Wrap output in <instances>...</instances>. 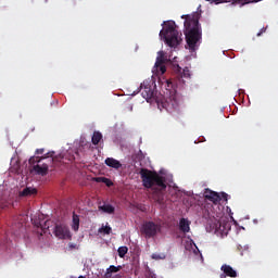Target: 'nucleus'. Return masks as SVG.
I'll return each instance as SVG.
<instances>
[{
  "label": "nucleus",
  "instance_id": "nucleus-3",
  "mask_svg": "<svg viewBox=\"0 0 278 278\" xmlns=\"http://www.w3.org/2000/svg\"><path fill=\"white\" fill-rule=\"evenodd\" d=\"M165 88L164 96L162 99H156L157 108L161 110H166V112H175L179 108V94L177 93V85L173 79H166L162 84Z\"/></svg>",
  "mask_w": 278,
  "mask_h": 278
},
{
  "label": "nucleus",
  "instance_id": "nucleus-25",
  "mask_svg": "<svg viewBox=\"0 0 278 278\" xmlns=\"http://www.w3.org/2000/svg\"><path fill=\"white\" fill-rule=\"evenodd\" d=\"M51 224V220H46L45 224H39L37 227H40L43 231V233H47V229H49V225Z\"/></svg>",
  "mask_w": 278,
  "mask_h": 278
},
{
  "label": "nucleus",
  "instance_id": "nucleus-17",
  "mask_svg": "<svg viewBox=\"0 0 278 278\" xmlns=\"http://www.w3.org/2000/svg\"><path fill=\"white\" fill-rule=\"evenodd\" d=\"M101 140H103V134H101L100 131H94L91 137L92 144L97 146L99 144V142H101Z\"/></svg>",
  "mask_w": 278,
  "mask_h": 278
},
{
  "label": "nucleus",
  "instance_id": "nucleus-8",
  "mask_svg": "<svg viewBox=\"0 0 278 278\" xmlns=\"http://www.w3.org/2000/svg\"><path fill=\"white\" fill-rule=\"evenodd\" d=\"M204 198L206 199V201H211L215 205H218V203H220L222 201L220 193L212 191L210 189H205Z\"/></svg>",
  "mask_w": 278,
  "mask_h": 278
},
{
  "label": "nucleus",
  "instance_id": "nucleus-19",
  "mask_svg": "<svg viewBox=\"0 0 278 278\" xmlns=\"http://www.w3.org/2000/svg\"><path fill=\"white\" fill-rule=\"evenodd\" d=\"M72 229L74 231H79V216L75 213L73 214Z\"/></svg>",
  "mask_w": 278,
  "mask_h": 278
},
{
  "label": "nucleus",
  "instance_id": "nucleus-31",
  "mask_svg": "<svg viewBox=\"0 0 278 278\" xmlns=\"http://www.w3.org/2000/svg\"><path fill=\"white\" fill-rule=\"evenodd\" d=\"M152 260H160V255H157V254H152Z\"/></svg>",
  "mask_w": 278,
  "mask_h": 278
},
{
  "label": "nucleus",
  "instance_id": "nucleus-27",
  "mask_svg": "<svg viewBox=\"0 0 278 278\" xmlns=\"http://www.w3.org/2000/svg\"><path fill=\"white\" fill-rule=\"evenodd\" d=\"M210 3H215V5H218V3H227V0H206Z\"/></svg>",
  "mask_w": 278,
  "mask_h": 278
},
{
  "label": "nucleus",
  "instance_id": "nucleus-5",
  "mask_svg": "<svg viewBox=\"0 0 278 278\" xmlns=\"http://www.w3.org/2000/svg\"><path fill=\"white\" fill-rule=\"evenodd\" d=\"M162 227L153 222H146L141 227V233L146 238H154L157 236V231H161Z\"/></svg>",
  "mask_w": 278,
  "mask_h": 278
},
{
  "label": "nucleus",
  "instance_id": "nucleus-14",
  "mask_svg": "<svg viewBox=\"0 0 278 278\" xmlns=\"http://www.w3.org/2000/svg\"><path fill=\"white\" fill-rule=\"evenodd\" d=\"M152 73H154V75H164V73H166V65H164V63H155Z\"/></svg>",
  "mask_w": 278,
  "mask_h": 278
},
{
  "label": "nucleus",
  "instance_id": "nucleus-20",
  "mask_svg": "<svg viewBox=\"0 0 278 278\" xmlns=\"http://www.w3.org/2000/svg\"><path fill=\"white\" fill-rule=\"evenodd\" d=\"M75 155L79 156V152L78 151L67 152V154L65 155V159L68 160V162H75V160H77Z\"/></svg>",
  "mask_w": 278,
  "mask_h": 278
},
{
  "label": "nucleus",
  "instance_id": "nucleus-9",
  "mask_svg": "<svg viewBox=\"0 0 278 278\" xmlns=\"http://www.w3.org/2000/svg\"><path fill=\"white\" fill-rule=\"evenodd\" d=\"M220 270L224 271V274H220V278L238 277V271H236L235 268L231 267V265L224 264V265H222Z\"/></svg>",
  "mask_w": 278,
  "mask_h": 278
},
{
  "label": "nucleus",
  "instance_id": "nucleus-34",
  "mask_svg": "<svg viewBox=\"0 0 278 278\" xmlns=\"http://www.w3.org/2000/svg\"><path fill=\"white\" fill-rule=\"evenodd\" d=\"M78 278H86L85 276H79Z\"/></svg>",
  "mask_w": 278,
  "mask_h": 278
},
{
  "label": "nucleus",
  "instance_id": "nucleus-11",
  "mask_svg": "<svg viewBox=\"0 0 278 278\" xmlns=\"http://www.w3.org/2000/svg\"><path fill=\"white\" fill-rule=\"evenodd\" d=\"M33 170H35L37 175H41V177H45L49 173V165L47 163H43L41 165L37 164L33 167Z\"/></svg>",
  "mask_w": 278,
  "mask_h": 278
},
{
  "label": "nucleus",
  "instance_id": "nucleus-13",
  "mask_svg": "<svg viewBox=\"0 0 278 278\" xmlns=\"http://www.w3.org/2000/svg\"><path fill=\"white\" fill-rule=\"evenodd\" d=\"M179 230L182 231V233H189L190 232V222L186 218H181L179 222Z\"/></svg>",
  "mask_w": 278,
  "mask_h": 278
},
{
  "label": "nucleus",
  "instance_id": "nucleus-30",
  "mask_svg": "<svg viewBox=\"0 0 278 278\" xmlns=\"http://www.w3.org/2000/svg\"><path fill=\"white\" fill-rule=\"evenodd\" d=\"M266 33V28H262L258 33H257V36H262V34H265Z\"/></svg>",
  "mask_w": 278,
  "mask_h": 278
},
{
  "label": "nucleus",
  "instance_id": "nucleus-10",
  "mask_svg": "<svg viewBox=\"0 0 278 278\" xmlns=\"http://www.w3.org/2000/svg\"><path fill=\"white\" fill-rule=\"evenodd\" d=\"M174 73H177L181 78L190 79V70L188 67H185L181 70V66L179 64H175L173 67Z\"/></svg>",
  "mask_w": 278,
  "mask_h": 278
},
{
  "label": "nucleus",
  "instance_id": "nucleus-26",
  "mask_svg": "<svg viewBox=\"0 0 278 278\" xmlns=\"http://www.w3.org/2000/svg\"><path fill=\"white\" fill-rule=\"evenodd\" d=\"M28 162H29V164H40L41 159L38 157V156H33V157L29 159Z\"/></svg>",
  "mask_w": 278,
  "mask_h": 278
},
{
  "label": "nucleus",
  "instance_id": "nucleus-6",
  "mask_svg": "<svg viewBox=\"0 0 278 278\" xmlns=\"http://www.w3.org/2000/svg\"><path fill=\"white\" fill-rule=\"evenodd\" d=\"M141 96L146 101H148V103L149 101H155V103H157V99H162V94H157L154 87L144 85H141Z\"/></svg>",
  "mask_w": 278,
  "mask_h": 278
},
{
  "label": "nucleus",
  "instance_id": "nucleus-35",
  "mask_svg": "<svg viewBox=\"0 0 278 278\" xmlns=\"http://www.w3.org/2000/svg\"><path fill=\"white\" fill-rule=\"evenodd\" d=\"M226 3H229V0H226Z\"/></svg>",
  "mask_w": 278,
  "mask_h": 278
},
{
  "label": "nucleus",
  "instance_id": "nucleus-1",
  "mask_svg": "<svg viewBox=\"0 0 278 278\" xmlns=\"http://www.w3.org/2000/svg\"><path fill=\"white\" fill-rule=\"evenodd\" d=\"M139 175L142 181L143 188L154 190L153 197L156 203H164V192L166 191V178L160 176L157 172H153L147 168H141Z\"/></svg>",
  "mask_w": 278,
  "mask_h": 278
},
{
  "label": "nucleus",
  "instance_id": "nucleus-15",
  "mask_svg": "<svg viewBox=\"0 0 278 278\" xmlns=\"http://www.w3.org/2000/svg\"><path fill=\"white\" fill-rule=\"evenodd\" d=\"M121 268H123V266L118 265V266H114V265H111L105 274H104V278H112V273H118L121 270Z\"/></svg>",
  "mask_w": 278,
  "mask_h": 278
},
{
  "label": "nucleus",
  "instance_id": "nucleus-22",
  "mask_svg": "<svg viewBox=\"0 0 278 278\" xmlns=\"http://www.w3.org/2000/svg\"><path fill=\"white\" fill-rule=\"evenodd\" d=\"M164 62H166V59H164V51H159L155 64H164Z\"/></svg>",
  "mask_w": 278,
  "mask_h": 278
},
{
  "label": "nucleus",
  "instance_id": "nucleus-21",
  "mask_svg": "<svg viewBox=\"0 0 278 278\" xmlns=\"http://www.w3.org/2000/svg\"><path fill=\"white\" fill-rule=\"evenodd\" d=\"M97 181H102V184H105V186H108V188H112V186H114V182H112V180L106 177L97 178Z\"/></svg>",
  "mask_w": 278,
  "mask_h": 278
},
{
  "label": "nucleus",
  "instance_id": "nucleus-16",
  "mask_svg": "<svg viewBox=\"0 0 278 278\" xmlns=\"http://www.w3.org/2000/svg\"><path fill=\"white\" fill-rule=\"evenodd\" d=\"M34 194H38V190L36 188H31V187H26L21 192V197H31Z\"/></svg>",
  "mask_w": 278,
  "mask_h": 278
},
{
  "label": "nucleus",
  "instance_id": "nucleus-29",
  "mask_svg": "<svg viewBox=\"0 0 278 278\" xmlns=\"http://www.w3.org/2000/svg\"><path fill=\"white\" fill-rule=\"evenodd\" d=\"M42 153H45V149H37L36 150L37 155H42Z\"/></svg>",
  "mask_w": 278,
  "mask_h": 278
},
{
  "label": "nucleus",
  "instance_id": "nucleus-24",
  "mask_svg": "<svg viewBox=\"0 0 278 278\" xmlns=\"http://www.w3.org/2000/svg\"><path fill=\"white\" fill-rule=\"evenodd\" d=\"M129 251V249L127 247H119L117 252L119 257H125V255H127V252Z\"/></svg>",
  "mask_w": 278,
  "mask_h": 278
},
{
  "label": "nucleus",
  "instance_id": "nucleus-2",
  "mask_svg": "<svg viewBox=\"0 0 278 278\" xmlns=\"http://www.w3.org/2000/svg\"><path fill=\"white\" fill-rule=\"evenodd\" d=\"M181 18L185 20V38L187 47L189 50L195 51L199 49V45H201V40L203 38V30L199 23L201 14L195 12L191 15H182Z\"/></svg>",
  "mask_w": 278,
  "mask_h": 278
},
{
  "label": "nucleus",
  "instance_id": "nucleus-32",
  "mask_svg": "<svg viewBox=\"0 0 278 278\" xmlns=\"http://www.w3.org/2000/svg\"><path fill=\"white\" fill-rule=\"evenodd\" d=\"M219 229H220V231H223V224L222 223H219Z\"/></svg>",
  "mask_w": 278,
  "mask_h": 278
},
{
  "label": "nucleus",
  "instance_id": "nucleus-23",
  "mask_svg": "<svg viewBox=\"0 0 278 278\" xmlns=\"http://www.w3.org/2000/svg\"><path fill=\"white\" fill-rule=\"evenodd\" d=\"M98 231L100 233H105L106 236H110V233H112V227H110V226H102L101 228H99Z\"/></svg>",
  "mask_w": 278,
  "mask_h": 278
},
{
  "label": "nucleus",
  "instance_id": "nucleus-7",
  "mask_svg": "<svg viewBox=\"0 0 278 278\" xmlns=\"http://www.w3.org/2000/svg\"><path fill=\"white\" fill-rule=\"evenodd\" d=\"M54 236L60 240H65V238H71V230L64 225H56L54 227Z\"/></svg>",
  "mask_w": 278,
  "mask_h": 278
},
{
  "label": "nucleus",
  "instance_id": "nucleus-36",
  "mask_svg": "<svg viewBox=\"0 0 278 278\" xmlns=\"http://www.w3.org/2000/svg\"><path fill=\"white\" fill-rule=\"evenodd\" d=\"M191 244H194V241H191Z\"/></svg>",
  "mask_w": 278,
  "mask_h": 278
},
{
  "label": "nucleus",
  "instance_id": "nucleus-12",
  "mask_svg": "<svg viewBox=\"0 0 278 278\" xmlns=\"http://www.w3.org/2000/svg\"><path fill=\"white\" fill-rule=\"evenodd\" d=\"M105 165L110 168H114L115 170H118V168L123 167V164L121 161L114 159V157H106L104 161Z\"/></svg>",
  "mask_w": 278,
  "mask_h": 278
},
{
  "label": "nucleus",
  "instance_id": "nucleus-4",
  "mask_svg": "<svg viewBox=\"0 0 278 278\" xmlns=\"http://www.w3.org/2000/svg\"><path fill=\"white\" fill-rule=\"evenodd\" d=\"M181 33L177 30L175 22H167L164 28L160 31V37L165 41L167 47H179L184 39L181 38Z\"/></svg>",
  "mask_w": 278,
  "mask_h": 278
},
{
  "label": "nucleus",
  "instance_id": "nucleus-18",
  "mask_svg": "<svg viewBox=\"0 0 278 278\" xmlns=\"http://www.w3.org/2000/svg\"><path fill=\"white\" fill-rule=\"evenodd\" d=\"M99 210L102 212H105V214H114V206L112 204H104L102 206H99Z\"/></svg>",
  "mask_w": 278,
  "mask_h": 278
},
{
  "label": "nucleus",
  "instance_id": "nucleus-33",
  "mask_svg": "<svg viewBox=\"0 0 278 278\" xmlns=\"http://www.w3.org/2000/svg\"><path fill=\"white\" fill-rule=\"evenodd\" d=\"M41 160H47V156H43Z\"/></svg>",
  "mask_w": 278,
  "mask_h": 278
},
{
  "label": "nucleus",
  "instance_id": "nucleus-28",
  "mask_svg": "<svg viewBox=\"0 0 278 278\" xmlns=\"http://www.w3.org/2000/svg\"><path fill=\"white\" fill-rule=\"evenodd\" d=\"M220 199H224V201H227V199L229 198V194H227L226 192H222L219 193Z\"/></svg>",
  "mask_w": 278,
  "mask_h": 278
}]
</instances>
